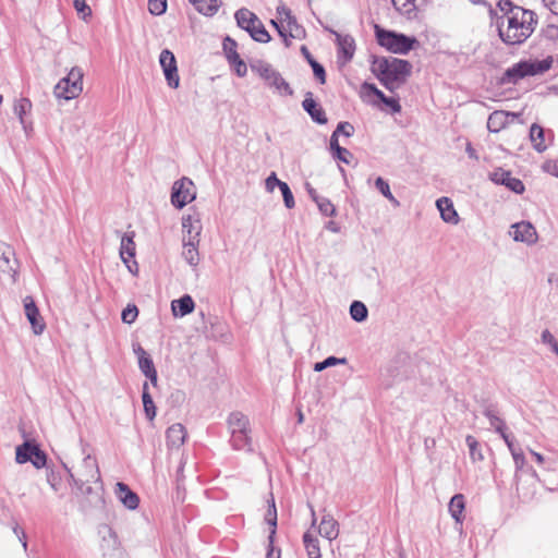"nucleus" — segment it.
Segmentation results:
<instances>
[{"label":"nucleus","mask_w":558,"mask_h":558,"mask_svg":"<svg viewBox=\"0 0 558 558\" xmlns=\"http://www.w3.org/2000/svg\"><path fill=\"white\" fill-rule=\"evenodd\" d=\"M498 5L502 12L498 17V33L501 40L507 45L524 43L536 27V14L509 0L500 1Z\"/></svg>","instance_id":"f257e3e1"},{"label":"nucleus","mask_w":558,"mask_h":558,"mask_svg":"<svg viewBox=\"0 0 558 558\" xmlns=\"http://www.w3.org/2000/svg\"><path fill=\"white\" fill-rule=\"evenodd\" d=\"M411 64L397 58H378L373 63V71L389 89L403 83L411 73Z\"/></svg>","instance_id":"f03ea898"},{"label":"nucleus","mask_w":558,"mask_h":558,"mask_svg":"<svg viewBox=\"0 0 558 558\" xmlns=\"http://www.w3.org/2000/svg\"><path fill=\"white\" fill-rule=\"evenodd\" d=\"M70 476L81 494H89L92 492L90 484L99 480L97 464L90 459H85L78 466L70 471Z\"/></svg>","instance_id":"7ed1b4c3"},{"label":"nucleus","mask_w":558,"mask_h":558,"mask_svg":"<svg viewBox=\"0 0 558 558\" xmlns=\"http://www.w3.org/2000/svg\"><path fill=\"white\" fill-rule=\"evenodd\" d=\"M83 77L84 73L81 68H72L68 75L61 78L56 85V97L64 100H71L78 97L83 92Z\"/></svg>","instance_id":"20e7f679"},{"label":"nucleus","mask_w":558,"mask_h":558,"mask_svg":"<svg viewBox=\"0 0 558 558\" xmlns=\"http://www.w3.org/2000/svg\"><path fill=\"white\" fill-rule=\"evenodd\" d=\"M378 44L393 53H407L416 43L415 38H410L403 34L385 31L379 26L375 27Z\"/></svg>","instance_id":"39448f33"},{"label":"nucleus","mask_w":558,"mask_h":558,"mask_svg":"<svg viewBox=\"0 0 558 558\" xmlns=\"http://www.w3.org/2000/svg\"><path fill=\"white\" fill-rule=\"evenodd\" d=\"M549 65L537 61H520L509 68L501 78L502 83L515 84L526 76L541 74L548 70Z\"/></svg>","instance_id":"423d86ee"},{"label":"nucleus","mask_w":558,"mask_h":558,"mask_svg":"<svg viewBox=\"0 0 558 558\" xmlns=\"http://www.w3.org/2000/svg\"><path fill=\"white\" fill-rule=\"evenodd\" d=\"M238 25L247 31L259 43H268L270 35L265 29L258 17L247 9H241L235 13Z\"/></svg>","instance_id":"0eeeda50"},{"label":"nucleus","mask_w":558,"mask_h":558,"mask_svg":"<svg viewBox=\"0 0 558 558\" xmlns=\"http://www.w3.org/2000/svg\"><path fill=\"white\" fill-rule=\"evenodd\" d=\"M196 192L192 180L182 178L173 183L171 203L181 209L195 199Z\"/></svg>","instance_id":"6e6552de"},{"label":"nucleus","mask_w":558,"mask_h":558,"mask_svg":"<svg viewBox=\"0 0 558 558\" xmlns=\"http://www.w3.org/2000/svg\"><path fill=\"white\" fill-rule=\"evenodd\" d=\"M16 462L26 463L31 462L35 468L41 469L46 465L47 456L38 447V445L29 441H25L16 448Z\"/></svg>","instance_id":"1a4fd4ad"},{"label":"nucleus","mask_w":558,"mask_h":558,"mask_svg":"<svg viewBox=\"0 0 558 558\" xmlns=\"http://www.w3.org/2000/svg\"><path fill=\"white\" fill-rule=\"evenodd\" d=\"M159 63L168 85L171 88H178L180 85V76L174 54L168 49L162 50L159 57Z\"/></svg>","instance_id":"9d476101"},{"label":"nucleus","mask_w":558,"mask_h":558,"mask_svg":"<svg viewBox=\"0 0 558 558\" xmlns=\"http://www.w3.org/2000/svg\"><path fill=\"white\" fill-rule=\"evenodd\" d=\"M222 48L229 64L232 66L236 75L240 77L245 76L247 73V66L238 53L236 41L230 37H227L223 40Z\"/></svg>","instance_id":"9b49d317"},{"label":"nucleus","mask_w":558,"mask_h":558,"mask_svg":"<svg viewBox=\"0 0 558 558\" xmlns=\"http://www.w3.org/2000/svg\"><path fill=\"white\" fill-rule=\"evenodd\" d=\"M134 234H125L121 239L120 246V256L123 263L126 265L130 272L136 275L138 272V265L135 260H133L135 256V243H134Z\"/></svg>","instance_id":"f8f14e48"},{"label":"nucleus","mask_w":558,"mask_h":558,"mask_svg":"<svg viewBox=\"0 0 558 558\" xmlns=\"http://www.w3.org/2000/svg\"><path fill=\"white\" fill-rule=\"evenodd\" d=\"M489 178L493 182L502 184L514 193L521 194L524 192L523 182L520 179L512 177L510 171L502 168L495 169L489 173Z\"/></svg>","instance_id":"ddd939ff"},{"label":"nucleus","mask_w":558,"mask_h":558,"mask_svg":"<svg viewBox=\"0 0 558 558\" xmlns=\"http://www.w3.org/2000/svg\"><path fill=\"white\" fill-rule=\"evenodd\" d=\"M25 315L33 328V331L36 335L43 333L45 330L46 324L44 318L41 317L38 307L35 304V301L32 296H25L23 300Z\"/></svg>","instance_id":"4468645a"},{"label":"nucleus","mask_w":558,"mask_h":558,"mask_svg":"<svg viewBox=\"0 0 558 558\" xmlns=\"http://www.w3.org/2000/svg\"><path fill=\"white\" fill-rule=\"evenodd\" d=\"M510 234L514 241L524 242L529 245L536 243L537 232L530 222L521 221L511 226Z\"/></svg>","instance_id":"2eb2a0df"},{"label":"nucleus","mask_w":558,"mask_h":558,"mask_svg":"<svg viewBox=\"0 0 558 558\" xmlns=\"http://www.w3.org/2000/svg\"><path fill=\"white\" fill-rule=\"evenodd\" d=\"M518 117L519 114L514 112L495 110L487 119V129L489 132L498 133L505 130L509 123Z\"/></svg>","instance_id":"dca6fc26"},{"label":"nucleus","mask_w":558,"mask_h":558,"mask_svg":"<svg viewBox=\"0 0 558 558\" xmlns=\"http://www.w3.org/2000/svg\"><path fill=\"white\" fill-rule=\"evenodd\" d=\"M136 354L138 356V366L140 369L145 374L147 378H149L150 383L156 386L157 385V371L155 368V365L153 363V360L149 357L147 352L138 347L136 350Z\"/></svg>","instance_id":"f3484780"},{"label":"nucleus","mask_w":558,"mask_h":558,"mask_svg":"<svg viewBox=\"0 0 558 558\" xmlns=\"http://www.w3.org/2000/svg\"><path fill=\"white\" fill-rule=\"evenodd\" d=\"M116 494L120 501L129 509H136L138 507V496L133 493L124 483H117Z\"/></svg>","instance_id":"a211bd4d"},{"label":"nucleus","mask_w":558,"mask_h":558,"mask_svg":"<svg viewBox=\"0 0 558 558\" xmlns=\"http://www.w3.org/2000/svg\"><path fill=\"white\" fill-rule=\"evenodd\" d=\"M318 533L328 541L336 539L339 535V524L337 520L330 514L324 515L318 525Z\"/></svg>","instance_id":"6ab92c4d"},{"label":"nucleus","mask_w":558,"mask_h":558,"mask_svg":"<svg viewBox=\"0 0 558 558\" xmlns=\"http://www.w3.org/2000/svg\"><path fill=\"white\" fill-rule=\"evenodd\" d=\"M278 20H280L281 27L289 31V35L294 37L293 32L299 29L296 19L292 15L291 10L284 4L277 8Z\"/></svg>","instance_id":"aec40b11"},{"label":"nucleus","mask_w":558,"mask_h":558,"mask_svg":"<svg viewBox=\"0 0 558 558\" xmlns=\"http://www.w3.org/2000/svg\"><path fill=\"white\" fill-rule=\"evenodd\" d=\"M195 303L190 295H183L178 300L171 302L172 314L178 317H183L194 311Z\"/></svg>","instance_id":"412c9836"},{"label":"nucleus","mask_w":558,"mask_h":558,"mask_svg":"<svg viewBox=\"0 0 558 558\" xmlns=\"http://www.w3.org/2000/svg\"><path fill=\"white\" fill-rule=\"evenodd\" d=\"M440 211L441 218L449 223H458L459 216L453 207L452 202L448 197H441L436 203Z\"/></svg>","instance_id":"4be33fe9"},{"label":"nucleus","mask_w":558,"mask_h":558,"mask_svg":"<svg viewBox=\"0 0 558 558\" xmlns=\"http://www.w3.org/2000/svg\"><path fill=\"white\" fill-rule=\"evenodd\" d=\"M449 512L457 523H462L464 519L465 498L462 494L454 495L449 502Z\"/></svg>","instance_id":"5701e85b"},{"label":"nucleus","mask_w":558,"mask_h":558,"mask_svg":"<svg viewBox=\"0 0 558 558\" xmlns=\"http://www.w3.org/2000/svg\"><path fill=\"white\" fill-rule=\"evenodd\" d=\"M304 110L318 123H326L327 117L323 108L312 98L306 97L303 100Z\"/></svg>","instance_id":"b1692460"},{"label":"nucleus","mask_w":558,"mask_h":558,"mask_svg":"<svg viewBox=\"0 0 558 558\" xmlns=\"http://www.w3.org/2000/svg\"><path fill=\"white\" fill-rule=\"evenodd\" d=\"M303 544L308 558H322L318 538L308 530L303 535Z\"/></svg>","instance_id":"393cba45"},{"label":"nucleus","mask_w":558,"mask_h":558,"mask_svg":"<svg viewBox=\"0 0 558 558\" xmlns=\"http://www.w3.org/2000/svg\"><path fill=\"white\" fill-rule=\"evenodd\" d=\"M203 15L213 16L221 7V0H189Z\"/></svg>","instance_id":"a878e982"},{"label":"nucleus","mask_w":558,"mask_h":558,"mask_svg":"<svg viewBox=\"0 0 558 558\" xmlns=\"http://www.w3.org/2000/svg\"><path fill=\"white\" fill-rule=\"evenodd\" d=\"M530 138H531L533 147L538 153H543L547 149V143H546V138H545V130L541 125H538L536 123L532 124V126L530 129Z\"/></svg>","instance_id":"bb28decb"},{"label":"nucleus","mask_w":558,"mask_h":558,"mask_svg":"<svg viewBox=\"0 0 558 558\" xmlns=\"http://www.w3.org/2000/svg\"><path fill=\"white\" fill-rule=\"evenodd\" d=\"M185 436L186 433L184 426L180 423L173 424L167 430V442L170 446L179 447L183 445Z\"/></svg>","instance_id":"cd10ccee"},{"label":"nucleus","mask_w":558,"mask_h":558,"mask_svg":"<svg viewBox=\"0 0 558 558\" xmlns=\"http://www.w3.org/2000/svg\"><path fill=\"white\" fill-rule=\"evenodd\" d=\"M258 74L265 78L270 85L276 86L277 88H288V84L283 81V78L276 73L269 65H260L257 68Z\"/></svg>","instance_id":"c85d7f7f"},{"label":"nucleus","mask_w":558,"mask_h":558,"mask_svg":"<svg viewBox=\"0 0 558 558\" xmlns=\"http://www.w3.org/2000/svg\"><path fill=\"white\" fill-rule=\"evenodd\" d=\"M183 231L187 234V240H191V236H195V240H198V235L202 230L201 221L195 216H186L182 220Z\"/></svg>","instance_id":"c756f323"},{"label":"nucleus","mask_w":558,"mask_h":558,"mask_svg":"<svg viewBox=\"0 0 558 558\" xmlns=\"http://www.w3.org/2000/svg\"><path fill=\"white\" fill-rule=\"evenodd\" d=\"M198 242V240H195V236H191V240L184 242L183 256L190 265H197L199 260L197 251Z\"/></svg>","instance_id":"7c9ffc66"},{"label":"nucleus","mask_w":558,"mask_h":558,"mask_svg":"<svg viewBox=\"0 0 558 558\" xmlns=\"http://www.w3.org/2000/svg\"><path fill=\"white\" fill-rule=\"evenodd\" d=\"M363 87L365 89L371 90L375 96H377L378 99H380L386 106H388L392 110V112L397 113L401 111V106L399 101L395 98L386 97L385 94L381 90H379L374 84L365 83Z\"/></svg>","instance_id":"2f4dec72"},{"label":"nucleus","mask_w":558,"mask_h":558,"mask_svg":"<svg viewBox=\"0 0 558 558\" xmlns=\"http://www.w3.org/2000/svg\"><path fill=\"white\" fill-rule=\"evenodd\" d=\"M267 502H268V509L265 514V520L271 527L269 538H270V542H274V537L276 535V530H277V509H276L275 499H274L272 495H270Z\"/></svg>","instance_id":"473e14b6"},{"label":"nucleus","mask_w":558,"mask_h":558,"mask_svg":"<svg viewBox=\"0 0 558 558\" xmlns=\"http://www.w3.org/2000/svg\"><path fill=\"white\" fill-rule=\"evenodd\" d=\"M229 426L232 434L248 432V420L242 413H232L229 417Z\"/></svg>","instance_id":"72a5a7b5"},{"label":"nucleus","mask_w":558,"mask_h":558,"mask_svg":"<svg viewBox=\"0 0 558 558\" xmlns=\"http://www.w3.org/2000/svg\"><path fill=\"white\" fill-rule=\"evenodd\" d=\"M142 399H143V405H144L146 416L148 420L153 421L156 416V407L154 404L150 393L148 392V384L147 383H145L143 386Z\"/></svg>","instance_id":"f704fd0d"},{"label":"nucleus","mask_w":558,"mask_h":558,"mask_svg":"<svg viewBox=\"0 0 558 558\" xmlns=\"http://www.w3.org/2000/svg\"><path fill=\"white\" fill-rule=\"evenodd\" d=\"M32 102L27 98H21L14 104V112L17 114L21 123H24V116L31 112Z\"/></svg>","instance_id":"c9c22d12"},{"label":"nucleus","mask_w":558,"mask_h":558,"mask_svg":"<svg viewBox=\"0 0 558 558\" xmlns=\"http://www.w3.org/2000/svg\"><path fill=\"white\" fill-rule=\"evenodd\" d=\"M15 265H16V260L15 259L12 260L4 253L1 254V256H0V270L2 272H4V274L10 275L14 280H15V275H16Z\"/></svg>","instance_id":"e433bc0d"},{"label":"nucleus","mask_w":558,"mask_h":558,"mask_svg":"<svg viewBox=\"0 0 558 558\" xmlns=\"http://www.w3.org/2000/svg\"><path fill=\"white\" fill-rule=\"evenodd\" d=\"M350 314L354 320L363 322L367 317V308L362 302L354 301L350 306Z\"/></svg>","instance_id":"4c0bfd02"},{"label":"nucleus","mask_w":558,"mask_h":558,"mask_svg":"<svg viewBox=\"0 0 558 558\" xmlns=\"http://www.w3.org/2000/svg\"><path fill=\"white\" fill-rule=\"evenodd\" d=\"M392 4L401 14H411L416 9V0H392Z\"/></svg>","instance_id":"58836bf2"},{"label":"nucleus","mask_w":558,"mask_h":558,"mask_svg":"<svg viewBox=\"0 0 558 558\" xmlns=\"http://www.w3.org/2000/svg\"><path fill=\"white\" fill-rule=\"evenodd\" d=\"M73 5H74V9L77 13V15L84 20V21H87L92 17V9L86 3L85 0H73Z\"/></svg>","instance_id":"ea45409f"},{"label":"nucleus","mask_w":558,"mask_h":558,"mask_svg":"<svg viewBox=\"0 0 558 558\" xmlns=\"http://www.w3.org/2000/svg\"><path fill=\"white\" fill-rule=\"evenodd\" d=\"M340 51L345 60H350L353 57L355 47L354 43L350 38H342L339 40Z\"/></svg>","instance_id":"a19ab883"},{"label":"nucleus","mask_w":558,"mask_h":558,"mask_svg":"<svg viewBox=\"0 0 558 558\" xmlns=\"http://www.w3.org/2000/svg\"><path fill=\"white\" fill-rule=\"evenodd\" d=\"M490 424L495 427V429L500 433L501 437L504 438L505 442L507 444L508 448L511 449L512 447V440L509 438V436L505 432V423L496 417H490Z\"/></svg>","instance_id":"79ce46f5"},{"label":"nucleus","mask_w":558,"mask_h":558,"mask_svg":"<svg viewBox=\"0 0 558 558\" xmlns=\"http://www.w3.org/2000/svg\"><path fill=\"white\" fill-rule=\"evenodd\" d=\"M232 444L235 449H243L250 445V437L247 432L232 434Z\"/></svg>","instance_id":"37998d69"},{"label":"nucleus","mask_w":558,"mask_h":558,"mask_svg":"<svg viewBox=\"0 0 558 558\" xmlns=\"http://www.w3.org/2000/svg\"><path fill=\"white\" fill-rule=\"evenodd\" d=\"M466 444L470 449L471 459L473 461L482 460L483 454L480 451H477V447H478L477 440L473 436L469 435V436H466Z\"/></svg>","instance_id":"c03bdc74"},{"label":"nucleus","mask_w":558,"mask_h":558,"mask_svg":"<svg viewBox=\"0 0 558 558\" xmlns=\"http://www.w3.org/2000/svg\"><path fill=\"white\" fill-rule=\"evenodd\" d=\"M148 9L151 14L160 15L167 9V0H149Z\"/></svg>","instance_id":"a18cd8bd"},{"label":"nucleus","mask_w":558,"mask_h":558,"mask_svg":"<svg viewBox=\"0 0 558 558\" xmlns=\"http://www.w3.org/2000/svg\"><path fill=\"white\" fill-rule=\"evenodd\" d=\"M279 189L282 193L286 206L288 208H293L295 203H294V197H293V194H292L289 185L286 182H283V183L279 184Z\"/></svg>","instance_id":"49530a36"},{"label":"nucleus","mask_w":558,"mask_h":558,"mask_svg":"<svg viewBox=\"0 0 558 558\" xmlns=\"http://www.w3.org/2000/svg\"><path fill=\"white\" fill-rule=\"evenodd\" d=\"M138 315L137 307L135 305H128L123 311L121 318L126 324H132Z\"/></svg>","instance_id":"de8ad7c7"},{"label":"nucleus","mask_w":558,"mask_h":558,"mask_svg":"<svg viewBox=\"0 0 558 558\" xmlns=\"http://www.w3.org/2000/svg\"><path fill=\"white\" fill-rule=\"evenodd\" d=\"M310 64L313 69L314 75L317 77L320 84L326 82V73L324 68L314 59H310Z\"/></svg>","instance_id":"09e8293b"},{"label":"nucleus","mask_w":558,"mask_h":558,"mask_svg":"<svg viewBox=\"0 0 558 558\" xmlns=\"http://www.w3.org/2000/svg\"><path fill=\"white\" fill-rule=\"evenodd\" d=\"M542 169L544 172L558 178V159L546 160L542 165Z\"/></svg>","instance_id":"8fccbe9b"},{"label":"nucleus","mask_w":558,"mask_h":558,"mask_svg":"<svg viewBox=\"0 0 558 558\" xmlns=\"http://www.w3.org/2000/svg\"><path fill=\"white\" fill-rule=\"evenodd\" d=\"M353 131H354V128L352 124H350L349 122H341L338 124V126L333 133H336L337 135L339 133H341L344 136L349 137L353 134Z\"/></svg>","instance_id":"3c124183"},{"label":"nucleus","mask_w":558,"mask_h":558,"mask_svg":"<svg viewBox=\"0 0 558 558\" xmlns=\"http://www.w3.org/2000/svg\"><path fill=\"white\" fill-rule=\"evenodd\" d=\"M376 186L378 187V190L388 198H392V195L390 193V187H389V184L383 180L381 178H378L376 180Z\"/></svg>","instance_id":"603ef678"},{"label":"nucleus","mask_w":558,"mask_h":558,"mask_svg":"<svg viewBox=\"0 0 558 558\" xmlns=\"http://www.w3.org/2000/svg\"><path fill=\"white\" fill-rule=\"evenodd\" d=\"M335 156L344 163H349L350 158L352 157L351 153L343 147H338L337 153H335Z\"/></svg>","instance_id":"864d4df0"},{"label":"nucleus","mask_w":558,"mask_h":558,"mask_svg":"<svg viewBox=\"0 0 558 558\" xmlns=\"http://www.w3.org/2000/svg\"><path fill=\"white\" fill-rule=\"evenodd\" d=\"M283 183L282 181H280L275 173H271L267 179H266V189L269 191V192H272L275 190L276 186L279 187V184Z\"/></svg>","instance_id":"5fc2aeb1"},{"label":"nucleus","mask_w":558,"mask_h":558,"mask_svg":"<svg viewBox=\"0 0 558 558\" xmlns=\"http://www.w3.org/2000/svg\"><path fill=\"white\" fill-rule=\"evenodd\" d=\"M266 558H280V550H275L274 542L269 541Z\"/></svg>","instance_id":"6e6d98bb"},{"label":"nucleus","mask_w":558,"mask_h":558,"mask_svg":"<svg viewBox=\"0 0 558 558\" xmlns=\"http://www.w3.org/2000/svg\"><path fill=\"white\" fill-rule=\"evenodd\" d=\"M543 2L554 14H558V0H543Z\"/></svg>","instance_id":"4d7b16f0"},{"label":"nucleus","mask_w":558,"mask_h":558,"mask_svg":"<svg viewBox=\"0 0 558 558\" xmlns=\"http://www.w3.org/2000/svg\"><path fill=\"white\" fill-rule=\"evenodd\" d=\"M542 339L545 343H548L550 344L551 347L554 345V343L556 342L554 336L548 331V330H545L543 333H542Z\"/></svg>","instance_id":"13d9d810"},{"label":"nucleus","mask_w":558,"mask_h":558,"mask_svg":"<svg viewBox=\"0 0 558 558\" xmlns=\"http://www.w3.org/2000/svg\"><path fill=\"white\" fill-rule=\"evenodd\" d=\"M271 25L278 31V33L280 34V36L282 37H287V33H289L288 29H283L281 27V24H280V20L277 22L275 20L271 21Z\"/></svg>","instance_id":"bf43d9fd"},{"label":"nucleus","mask_w":558,"mask_h":558,"mask_svg":"<svg viewBox=\"0 0 558 558\" xmlns=\"http://www.w3.org/2000/svg\"><path fill=\"white\" fill-rule=\"evenodd\" d=\"M319 207L320 210L324 211L326 215H332L335 211V208L330 203L320 204Z\"/></svg>","instance_id":"052dcab7"},{"label":"nucleus","mask_w":558,"mask_h":558,"mask_svg":"<svg viewBox=\"0 0 558 558\" xmlns=\"http://www.w3.org/2000/svg\"><path fill=\"white\" fill-rule=\"evenodd\" d=\"M330 147L331 149L337 153V148L338 147H341L338 143V135L336 133H332L331 135V138H330Z\"/></svg>","instance_id":"680f3d73"},{"label":"nucleus","mask_w":558,"mask_h":558,"mask_svg":"<svg viewBox=\"0 0 558 558\" xmlns=\"http://www.w3.org/2000/svg\"><path fill=\"white\" fill-rule=\"evenodd\" d=\"M339 362H342L341 360H338L337 357L335 356H329L325 360V365H326V368L329 367V366H333L336 365L337 363Z\"/></svg>","instance_id":"e2e57ef3"},{"label":"nucleus","mask_w":558,"mask_h":558,"mask_svg":"<svg viewBox=\"0 0 558 558\" xmlns=\"http://www.w3.org/2000/svg\"><path fill=\"white\" fill-rule=\"evenodd\" d=\"M512 456H513V459L515 460V462H519V461H523L524 460V457H523V453L522 452H517L514 449H513V446L511 447L510 449Z\"/></svg>","instance_id":"0e129e2a"},{"label":"nucleus","mask_w":558,"mask_h":558,"mask_svg":"<svg viewBox=\"0 0 558 558\" xmlns=\"http://www.w3.org/2000/svg\"><path fill=\"white\" fill-rule=\"evenodd\" d=\"M530 452H531V454L535 458V460H536V462H537L538 464H543V463H544V460H545V459H544V457H543L541 453H538V452H536V451H534V450H530Z\"/></svg>","instance_id":"69168bd1"},{"label":"nucleus","mask_w":558,"mask_h":558,"mask_svg":"<svg viewBox=\"0 0 558 558\" xmlns=\"http://www.w3.org/2000/svg\"><path fill=\"white\" fill-rule=\"evenodd\" d=\"M325 368H326L325 361L316 363L315 366H314V369L316 372H320V371H323Z\"/></svg>","instance_id":"338daca9"},{"label":"nucleus","mask_w":558,"mask_h":558,"mask_svg":"<svg viewBox=\"0 0 558 558\" xmlns=\"http://www.w3.org/2000/svg\"><path fill=\"white\" fill-rule=\"evenodd\" d=\"M21 535L22 536H19V537L22 541V545H23L24 550H26V548H27L26 535H25V533L23 531H21Z\"/></svg>","instance_id":"774afa93"}]
</instances>
